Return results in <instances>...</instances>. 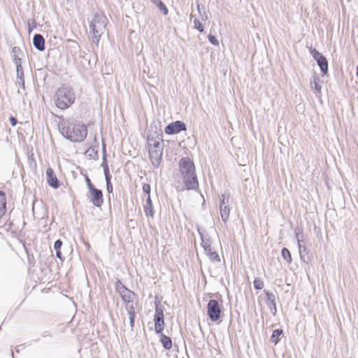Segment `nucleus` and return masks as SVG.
Listing matches in <instances>:
<instances>
[{
  "instance_id": "8",
  "label": "nucleus",
  "mask_w": 358,
  "mask_h": 358,
  "mask_svg": "<svg viewBox=\"0 0 358 358\" xmlns=\"http://www.w3.org/2000/svg\"><path fill=\"white\" fill-rule=\"evenodd\" d=\"M163 136L162 133L158 131H155L154 133H150L148 135L147 141L148 144V148H159L160 147H164L163 145Z\"/></svg>"
},
{
  "instance_id": "1",
  "label": "nucleus",
  "mask_w": 358,
  "mask_h": 358,
  "mask_svg": "<svg viewBox=\"0 0 358 358\" xmlns=\"http://www.w3.org/2000/svg\"><path fill=\"white\" fill-rule=\"evenodd\" d=\"M59 129L62 136L72 142H82L87 134V128L84 125L69 120L60 122Z\"/></svg>"
},
{
  "instance_id": "14",
  "label": "nucleus",
  "mask_w": 358,
  "mask_h": 358,
  "mask_svg": "<svg viewBox=\"0 0 358 358\" xmlns=\"http://www.w3.org/2000/svg\"><path fill=\"white\" fill-rule=\"evenodd\" d=\"M266 293V304L269 307V309L273 315H275L277 313L275 296L273 293L268 291H264Z\"/></svg>"
},
{
  "instance_id": "9",
  "label": "nucleus",
  "mask_w": 358,
  "mask_h": 358,
  "mask_svg": "<svg viewBox=\"0 0 358 358\" xmlns=\"http://www.w3.org/2000/svg\"><path fill=\"white\" fill-rule=\"evenodd\" d=\"M187 127L186 124L180 120H177L176 122H171L164 129V131L166 134L173 135L177 134L182 131H186Z\"/></svg>"
},
{
  "instance_id": "26",
  "label": "nucleus",
  "mask_w": 358,
  "mask_h": 358,
  "mask_svg": "<svg viewBox=\"0 0 358 358\" xmlns=\"http://www.w3.org/2000/svg\"><path fill=\"white\" fill-rule=\"evenodd\" d=\"M282 334V330L280 329H275L271 337V341L277 344L280 341V336Z\"/></svg>"
},
{
  "instance_id": "2",
  "label": "nucleus",
  "mask_w": 358,
  "mask_h": 358,
  "mask_svg": "<svg viewBox=\"0 0 358 358\" xmlns=\"http://www.w3.org/2000/svg\"><path fill=\"white\" fill-rule=\"evenodd\" d=\"M179 171L187 189L195 190L199 187L194 162L189 158H182L179 162Z\"/></svg>"
},
{
  "instance_id": "12",
  "label": "nucleus",
  "mask_w": 358,
  "mask_h": 358,
  "mask_svg": "<svg viewBox=\"0 0 358 358\" xmlns=\"http://www.w3.org/2000/svg\"><path fill=\"white\" fill-rule=\"evenodd\" d=\"M46 177H47V182L48 184L53 187L54 189H57L59 187V181L57 179L54 170L49 167L46 170Z\"/></svg>"
},
{
  "instance_id": "16",
  "label": "nucleus",
  "mask_w": 358,
  "mask_h": 358,
  "mask_svg": "<svg viewBox=\"0 0 358 358\" xmlns=\"http://www.w3.org/2000/svg\"><path fill=\"white\" fill-rule=\"evenodd\" d=\"M33 45L36 50L43 51L45 50V39L43 36L40 34H36L33 38Z\"/></svg>"
},
{
  "instance_id": "3",
  "label": "nucleus",
  "mask_w": 358,
  "mask_h": 358,
  "mask_svg": "<svg viewBox=\"0 0 358 358\" xmlns=\"http://www.w3.org/2000/svg\"><path fill=\"white\" fill-rule=\"evenodd\" d=\"M107 21L106 17L103 14L95 13L90 22V33L92 36V42L96 45L106 29Z\"/></svg>"
},
{
  "instance_id": "15",
  "label": "nucleus",
  "mask_w": 358,
  "mask_h": 358,
  "mask_svg": "<svg viewBox=\"0 0 358 358\" xmlns=\"http://www.w3.org/2000/svg\"><path fill=\"white\" fill-rule=\"evenodd\" d=\"M13 62L15 66L22 64V57L24 56L22 50L17 46L12 48L11 51Z\"/></svg>"
},
{
  "instance_id": "45",
  "label": "nucleus",
  "mask_w": 358,
  "mask_h": 358,
  "mask_svg": "<svg viewBox=\"0 0 358 358\" xmlns=\"http://www.w3.org/2000/svg\"><path fill=\"white\" fill-rule=\"evenodd\" d=\"M201 18L203 20H206L208 18V15L206 13H204L203 15H201Z\"/></svg>"
},
{
  "instance_id": "21",
  "label": "nucleus",
  "mask_w": 358,
  "mask_h": 358,
  "mask_svg": "<svg viewBox=\"0 0 358 358\" xmlns=\"http://www.w3.org/2000/svg\"><path fill=\"white\" fill-rule=\"evenodd\" d=\"M144 210L145 215L147 217H153L154 216V210L153 206L152 203V200L150 196H148L145 201V204L144 205Z\"/></svg>"
},
{
  "instance_id": "22",
  "label": "nucleus",
  "mask_w": 358,
  "mask_h": 358,
  "mask_svg": "<svg viewBox=\"0 0 358 358\" xmlns=\"http://www.w3.org/2000/svg\"><path fill=\"white\" fill-rule=\"evenodd\" d=\"M160 342L166 350H170L172 348L171 338L164 334L160 335Z\"/></svg>"
},
{
  "instance_id": "27",
  "label": "nucleus",
  "mask_w": 358,
  "mask_h": 358,
  "mask_svg": "<svg viewBox=\"0 0 358 358\" xmlns=\"http://www.w3.org/2000/svg\"><path fill=\"white\" fill-rule=\"evenodd\" d=\"M281 255L285 261H286L288 264L292 263V255L289 252V250L286 248H283L281 250Z\"/></svg>"
},
{
  "instance_id": "36",
  "label": "nucleus",
  "mask_w": 358,
  "mask_h": 358,
  "mask_svg": "<svg viewBox=\"0 0 358 358\" xmlns=\"http://www.w3.org/2000/svg\"><path fill=\"white\" fill-rule=\"evenodd\" d=\"M143 191L148 194V196H150L151 187L149 184H144L143 185Z\"/></svg>"
},
{
  "instance_id": "29",
  "label": "nucleus",
  "mask_w": 358,
  "mask_h": 358,
  "mask_svg": "<svg viewBox=\"0 0 358 358\" xmlns=\"http://www.w3.org/2000/svg\"><path fill=\"white\" fill-rule=\"evenodd\" d=\"M17 80L24 79V71L22 64L16 66Z\"/></svg>"
},
{
  "instance_id": "33",
  "label": "nucleus",
  "mask_w": 358,
  "mask_h": 358,
  "mask_svg": "<svg viewBox=\"0 0 358 358\" xmlns=\"http://www.w3.org/2000/svg\"><path fill=\"white\" fill-rule=\"evenodd\" d=\"M212 262H220V258L216 252H210L208 255Z\"/></svg>"
},
{
  "instance_id": "44",
  "label": "nucleus",
  "mask_w": 358,
  "mask_h": 358,
  "mask_svg": "<svg viewBox=\"0 0 358 358\" xmlns=\"http://www.w3.org/2000/svg\"><path fill=\"white\" fill-rule=\"evenodd\" d=\"M56 257L59 259H60L62 261H63L62 255L61 252V250H57L56 251Z\"/></svg>"
},
{
  "instance_id": "32",
  "label": "nucleus",
  "mask_w": 358,
  "mask_h": 358,
  "mask_svg": "<svg viewBox=\"0 0 358 358\" xmlns=\"http://www.w3.org/2000/svg\"><path fill=\"white\" fill-rule=\"evenodd\" d=\"M106 178V189H107V191L108 192V193H112L113 192V185L111 183V176H106L105 177Z\"/></svg>"
},
{
  "instance_id": "23",
  "label": "nucleus",
  "mask_w": 358,
  "mask_h": 358,
  "mask_svg": "<svg viewBox=\"0 0 358 358\" xmlns=\"http://www.w3.org/2000/svg\"><path fill=\"white\" fill-rule=\"evenodd\" d=\"M6 194L3 191H0V218L6 213Z\"/></svg>"
},
{
  "instance_id": "31",
  "label": "nucleus",
  "mask_w": 358,
  "mask_h": 358,
  "mask_svg": "<svg viewBox=\"0 0 358 358\" xmlns=\"http://www.w3.org/2000/svg\"><path fill=\"white\" fill-rule=\"evenodd\" d=\"M115 289L119 293V294L125 289L127 287L122 283L120 280H117L115 284Z\"/></svg>"
},
{
  "instance_id": "35",
  "label": "nucleus",
  "mask_w": 358,
  "mask_h": 358,
  "mask_svg": "<svg viewBox=\"0 0 358 358\" xmlns=\"http://www.w3.org/2000/svg\"><path fill=\"white\" fill-rule=\"evenodd\" d=\"M208 39L209 42H210L211 44H213V45H219V41H218V40L216 38V37H215V36L211 35V34H209V35L208 36Z\"/></svg>"
},
{
  "instance_id": "43",
  "label": "nucleus",
  "mask_w": 358,
  "mask_h": 358,
  "mask_svg": "<svg viewBox=\"0 0 358 358\" xmlns=\"http://www.w3.org/2000/svg\"><path fill=\"white\" fill-rule=\"evenodd\" d=\"M203 249L207 255H208L209 253H210V252H213L212 250L211 245H209L204 247Z\"/></svg>"
},
{
  "instance_id": "39",
  "label": "nucleus",
  "mask_w": 358,
  "mask_h": 358,
  "mask_svg": "<svg viewBox=\"0 0 358 358\" xmlns=\"http://www.w3.org/2000/svg\"><path fill=\"white\" fill-rule=\"evenodd\" d=\"M314 88H315V90L318 93H320V91H321V87H320V85H319L318 78H315V79H314Z\"/></svg>"
},
{
  "instance_id": "28",
  "label": "nucleus",
  "mask_w": 358,
  "mask_h": 358,
  "mask_svg": "<svg viewBox=\"0 0 358 358\" xmlns=\"http://www.w3.org/2000/svg\"><path fill=\"white\" fill-rule=\"evenodd\" d=\"M199 234L201 239V245L203 248L206 247V245H211V242L209 238H207V236H205L204 233L201 231L199 229H198Z\"/></svg>"
},
{
  "instance_id": "4",
  "label": "nucleus",
  "mask_w": 358,
  "mask_h": 358,
  "mask_svg": "<svg viewBox=\"0 0 358 358\" xmlns=\"http://www.w3.org/2000/svg\"><path fill=\"white\" fill-rule=\"evenodd\" d=\"M55 105L60 109H66L75 101V94L71 87L62 86L59 87L55 94Z\"/></svg>"
},
{
  "instance_id": "30",
  "label": "nucleus",
  "mask_w": 358,
  "mask_h": 358,
  "mask_svg": "<svg viewBox=\"0 0 358 358\" xmlns=\"http://www.w3.org/2000/svg\"><path fill=\"white\" fill-rule=\"evenodd\" d=\"M253 285L256 289H262L264 285L263 280L259 278L255 279Z\"/></svg>"
},
{
  "instance_id": "38",
  "label": "nucleus",
  "mask_w": 358,
  "mask_h": 358,
  "mask_svg": "<svg viewBox=\"0 0 358 358\" xmlns=\"http://www.w3.org/2000/svg\"><path fill=\"white\" fill-rule=\"evenodd\" d=\"M36 23L34 20H33L31 22H28V32L30 34L32 30L36 28Z\"/></svg>"
},
{
  "instance_id": "41",
  "label": "nucleus",
  "mask_w": 358,
  "mask_h": 358,
  "mask_svg": "<svg viewBox=\"0 0 358 358\" xmlns=\"http://www.w3.org/2000/svg\"><path fill=\"white\" fill-rule=\"evenodd\" d=\"M85 181H86V183H87V187H88L89 190L95 188V187L91 182V180L88 178V176L85 177Z\"/></svg>"
},
{
  "instance_id": "7",
  "label": "nucleus",
  "mask_w": 358,
  "mask_h": 358,
  "mask_svg": "<svg viewBox=\"0 0 358 358\" xmlns=\"http://www.w3.org/2000/svg\"><path fill=\"white\" fill-rule=\"evenodd\" d=\"M207 313L209 318L216 322L220 318L221 308L217 300L210 299L207 305Z\"/></svg>"
},
{
  "instance_id": "17",
  "label": "nucleus",
  "mask_w": 358,
  "mask_h": 358,
  "mask_svg": "<svg viewBox=\"0 0 358 358\" xmlns=\"http://www.w3.org/2000/svg\"><path fill=\"white\" fill-rule=\"evenodd\" d=\"M125 309L129 315V324L131 327V329L133 330L134 327L135 318L136 316L135 307L134 306L133 303H131V305L125 306Z\"/></svg>"
},
{
  "instance_id": "6",
  "label": "nucleus",
  "mask_w": 358,
  "mask_h": 358,
  "mask_svg": "<svg viewBox=\"0 0 358 358\" xmlns=\"http://www.w3.org/2000/svg\"><path fill=\"white\" fill-rule=\"evenodd\" d=\"M310 52L314 59L317 62L322 74L327 75L328 73V62L327 58L315 48H310Z\"/></svg>"
},
{
  "instance_id": "5",
  "label": "nucleus",
  "mask_w": 358,
  "mask_h": 358,
  "mask_svg": "<svg viewBox=\"0 0 358 358\" xmlns=\"http://www.w3.org/2000/svg\"><path fill=\"white\" fill-rule=\"evenodd\" d=\"M229 194H222L220 196V215L222 217V220L227 223L229 218L230 214V208L229 206Z\"/></svg>"
},
{
  "instance_id": "24",
  "label": "nucleus",
  "mask_w": 358,
  "mask_h": 358,
  "mask_svg": "<svg viewBox=\"0 0 358 358\" xmlns=\"http://www.w3.org/2000/svg\"><path fill=\"white\" fill-rule=\"evenodd\" d=\"M154 322L155 333L161 335L164 328V320H154Z\"/></svg>"
},
{
  "instance_id": "47",
  "label": "nucleus",
  "mask_w": 358,
  "mask_h": 358,
  "mask_svg": "<svg viewBox=\"0 0 358 358\" xmlns=\"http://www.w3.org/2000/svg\"><path fill=\"white\" fill-rule=\"evenodd\" d=\"M17 93H19V94H20V93H21V92H20V90H17Z\"/></svg>"
},
{
  "instance_id": "25",
  "label": "nucleus",
  "mask_w": 358,
  "mask_h": 358,
  "mask_svg": "<svg viewBox=\"0 0 358 358\" xmlns=\"http://www.w3.org/2000/svg\"><path fill=\"white\" fill-rule=\"evenodd\" d=\"M152 3L156 5L164 15L168 14V8L161 0H150Z\"/></svg>"
},
{
  "instance_id": "37",
  "label": "nucleus",
  "mask_w": 358,
  "mask_h": 358,
  "mask_svg": "<svg viewBox=\"0 0 358 358\" xmlns=\"http://www.w3.org/2000/svg\"><path fill=\"white\" fill-rule=\"evenodd\" d=\"M62 245V241L60 239L57 240L54 243V248L57 250H60Z\"/></svg>"
},
{
  "instance_id": "10",
  "label": "nucleus",
  "mask_w": 358,
  "mask_h": 358,
  "mask_svg": "<svg viewBox=\"0 0 358 358\" xmlns=\"http://www.w3.org/2000/svg\"><path fill=\"white\" fill-rule=\"evenodd\" d=\"M164 147L159 148H150L149 157L151 161L152 165L155 168H158L161 164Z\"/></svg>"
},
{
  "instance_id": "18",
  "label": "nucleus",
  "mask_w": 358,
  "mask_h": 358,
  "mask_svg": "<svg viewBox=\"0 0 358 358\" xmlns=\"http://www.w3.org/2000/svg\"><path fill=\"white\" fill-rule=\"evenodd\" d=\"M296 238L298 241V248H299L300 258H301V261H303V262L308 263L309 261V256H308L306 248L304 245L303 246L301 244L298 234H296Z\"/></svg>"
},
{
  "instance_id": "42",
  "label": "nucleus",
  "mask_w": 358,
  "mask_h": 358,
  "mask_svg": "<svg viewBox=\"0 0 358 358\" xmlns=\"http://www.w3.org/2000/svg\"><path fill=\"white\" fill-rule=\"evenodd\" d=\"M9 121L12 127H15L17 124V120L15 117L10 116L9 117Z\"/></svg>"
},
{
  "instance_id": "20",
  "label": "nucleus",
  "mask_w": 358,
  "mask_h": 358,
  "mask_svg": "<svg viewBox=\"0 0 358 358\" xmlns=\"http://www.w3.org/2000/svg\"><path fill=\"white\" fill-rule=\"evenodd\" d=\"M155 313L154 315V320H164V309L159 301H155Z\"/></svg>"
},
{
  "instance_id": "11",
  "label": "nucleus",
  "mask_w": 358,
  "mask_h": 358,
  "mask_svg": "<svg viewBox=\"0 0 358 358\" xmlns=\"http://www.w3.org/2000/svg\"><path fill=\"white\" fill-rule=\"evenodd\" d=\"M89 198L90 202L97 208H100L103 203V192L96 187L89 190Z\"/></svg>"
},
{
  "instance_id": "19",
  "label": "nucleus",
  "mask_w": 358,
  "mask_h": 358,
  "mask_svg": "<svg viewBox=\"0 0 358 358\" xmlns=\"http://www.w3.org/2000/svg\"><path fill=\"white\" fill-rule=\"evenodd\" d=\"M102 152H103V162L101 164V166L103 169V173L105 177L110 176L109 168L107 163V159H106V144L103 143L102 145Z\"/></svg>"
},
{
  "instance_id": "34",
  "label": "nucleus",
  "mask_w": 358,
  "mask_h": 358,
  "mask_svg": "<svg viewBox=\"0 0 358 358\" xmlns=\"http://www.w3.org/2000/svg\"><path fill=\"white\" fill-rule=\"evenodd\" d=\"M194 28L196 29L199 32L203 31V26L198 19L194 20Z\"/></svg>"
},
{
  "instance_id": "48",
  "label": "nucleus",
  "mask_w": 358,
  "mask_h": 358,
  "mask_svg": "<svg viewBox=\"0 0 358 358\" xmlns=\"http://www.w3.org/2000/svg\"><path fill=\"white\" fill-rule=\"evenodd\" d=\"M12 357H13V358H14V355H13V352H12Z\"/></svg>"
},
{
  "instance_id": "13",
  "label": "nucleus",
  "mask_w": 358,
  "mask_h": 358,
  "mask_svg": "<svg viewBox=\"0 0 358 358\" xmlns=\"http://www.w3.org/2000/svg\"><path fill=\"white\" fill-rule=\"evenodd\" d=\"M120 296L122 301L125 303V306H128L133 303L136 294L134 292L127 287L125 289L122 291Z\"/></svg>"
},
{
  "instance_id": "49",
  "label": "nucleus",
  "mask_w": 358,
  "mask_h": 358,
  "mask_svg": "<svg viewBox=\"0 0 358 358\" xmlns=\"http://www.w3.org/2000/svg\"><path fill=\"white\" fill-rule=\"evenodd\" d=\"M350 358H352V357H350Z\"/></svg>"
},
{
  "instance_id": "40",
  "label": "nucleus",
  "mask_w": 358,
  "mask_h": 358,
  "mask_svg": "<svg viewBox=\"0 0 358 358\" xmlns=\"http://www.w3.org/2000/svg\"><path fill=\"white\" fill-rule=\"evenodd\" d=\"M15 85L17 86L22 87L24 90V89H25L24 79L17 80L15 82Z\"/></svg>"
},
{
  "instance_id": "46",
  "label": "nucleus",
  "mask_w": 358,
  "mask_h": 358,
  "mask_svg": "<svg viewBox=\"0 0 358 358\" xmlns=\"http://www.w3.org/2000/svg\"><path fill=\"white\" fill-rule=\"evenodd\" d=\"M356 74H357V76L358 78V64H357V73H356Z\"/></svg>"
}]
</instances>
